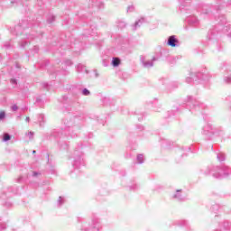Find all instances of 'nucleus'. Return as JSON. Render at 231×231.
<instances>
[{"mask_svg": "<svg viewBox=\"0 0 231 231\" xmlns=\"http://www.w3.org/2000/svg\"><path fill=\"white\" fill-rule=\"evenodd\" d=\"M206 174H212L213 178H217V180H221L222 178H226V176H230L231 168L228 166H213L211 168H208V171Z\"/></svg>", "mask_w": 231, "mask_h": 231, "instance_id": "nucleus-1", "label": "nucleus"}, {"mask_svg": "<svg viewBox=\"0 0 231 231\" xmlns=\"http://www.w3.org/2000/svg\"><path fill=\"white\" fill-rule=\"evenodd\" d=\"M82 156H84V153H82V151H80V150L74 151V152H73V159H74L73 167H75V170H74L75 172H79L78 169H80V165H84V158Z\"/></svg>", "mask_w": 231, "mask_h": 231, "instance_id": "nucleus-2", "label": "nucleus"}, {"mask_svg": "<svg viewBox=\"0 0 231 231\" xmlns=\"http://www.w3.org/2000/svg\"><path fill=\"white\" fill-rule=\"evenodd\" d=\"M194 80H208V74L206 72H192L189 77L186 78L188 84H190Z\"/></svg>", "mask_w": 231, "mask_h": 231, "instance_id": "nucleus-3", "label": "nucleus"}, {"mask_svg": "<svg viewBox=\"0 0 231 231\" xmlns=\"http://www.w3.org/2000/svg\"><path fill=\"white\" fill-rule=\"evenodd\" d=\"M188 102L193 106V107H194V109H196V111H203V109H206V107H207V105L199 102V100L194 98V97H192V96L188 97Z\"/></svg>", "mask_w": 231, "mask_h": 231, "instance_id": "nucleus-4", "label": "nucleus"}, {"mask_svg": "<svg viewBox=\"0 0 231 231\" xmlns=\"http://www.w3.org/2000/svg\"><path fill=\"white\" fill-rule=\"evenodd\" d=\"M167 44L171 46V48H178V46H180V40H178L175 35H171L168 37Z\"/></svg>", "mask_w": 231, "mask_h": 231, "instance_id": "nucleus-5", "label": "nucleus"}, {"mask_svg": "<svg viewBox=\"0 0 231 231\" xmlns=\"http://www.w3.org/2000/svg\"><path fill=\"white\" fill-rule=\"evenodd\" d=\"M231 223L228 221H223L218 223V226L214 231H228L230 230Z\"/></svg>", "mask_w": 231, "mask_h": 231, "instance_id": "nucleus-6", "label": "nucleus"}, {"mask_svg": "<svg viewBox=\"0 0 231 231\" xmlns=\"http://www.w3.org/2000/svg\"><path fill=\"white\" fill-rule=\"evenodd\" d=\"M30 37H23L20 42H18L19 48L24 49L28 44H30Z\"/></svg>", "mask_w": 231, "mask_h": 231, "instance_id": "nucleus-7", "label": "nucleus"}, {"mask_svg": "<svg viewBox=\"0 0 231 231\" xmlns=\"http://www.w3.org/2000/svg\"><path fill=\"white\" fill-rule=\"evenodd\" d=\"M143 23H145V18H140L138 21H136L134 23V24L132 26V30L134 32H136V30H138V28H140V26H142V24H143Z\"/></svg>", "mask_w": 231, "mask_h": 231, "instance_id": "nucleus-8", "label": "nucleus"}, {"mask_svg": "<svg viewBox=\"0 0 231 231\" xmlns=\"http://www.w3.org/2000/svg\"><path fill=\"white\" fill-rule=\"evenodd\" d=\"M155 60H158V58L153 57L152 60H146V61H143V66L144 68H152L154 66Z\"/></svg>", "mask_w": 231, "mask_h": 231, "instance_id": "nucleus-9", "label": "nucleus"}, {"mask_svg": "<svg viewBox=\"0 0 231 231\" xmlns=\"http://www.w3.org/2000/svg\"><path fill=\"white\" fill-rule=\"evenodd\" d=\"M173 199H177V201H183V196H181V189H177L176 194L173 195Z\"/></svg>", "mask_w": 231, "mask_h": 231, "instance_id": "nucleus-10", "label": "nucleus"}, {"mask_svg": "<svg viewBox=\"0 0 231 231\" xmlns=\"http://www.w3.org/2000/svg\"><path fill=\"white\" fill-rule=\"evenodd\" d=\"M188 23L193 26H196L199 23V20L196 16H190L188 18Z\"/></svg>", "mask_w": 231, "mask_h": 231, "instance_id": "nucleus-11", "label": "nucleus"}, {"mask_svg": "<svg viewBox=\"0 0 231 231\" xmlns=\"http://www.w3.org/2000/svg\"><path fill=\"white\" fill-rule=\"evenodd\" d=\"M190 0H180V10H183V8H185V6H189V4Z\"/></svg>", "mask_w": 231, "mask_h": 231, "instance_id": "nucleus-12", "label": "nucleus"}, {"mask_svg": "<svg viewBox=\"0 0 231 231\" xmlns=\"http://www.w3.org/2000/svg\"><path fill=\"white\" fill-rule=\"evenodd\" d=\"M112 65L114 66V68H117V66H120V59L113 58Z\"/></svg>", "mask_w": 231, "mask_h": 231, "instance_id": "nucleus-13", "label": "nucleus"}, {"mask_svg": "<svg viewBox=\"0 0 231 231\" xmlns=\"http://www.w3.org/2000/svg\"><path fill=\"white\" fill-rule=\"evenodd\" d=\"M217 158L218 162H225V160H226L225 153H223V152L217 153Z\"/></svg>", "mask_w": 231, "mask_h": 231, "instance_id": "nucleus-14", "label": "nucleus"}, {"mask_svg": "<svg viewBox=\"0 0 231 231\" xmlns=\"http://www.w3.org/2000/svg\"><path fill=\"white\" fill-rule=\"evenodd\" d=\"M66 203V199L63 197H59V199L57 201V206L58 207H62Z\"/></svg>", "mask_w": 231, "mask_h": 231, "instance_id": "nucleus-15", "label": "nucleus"}, {"mask_svg": "<svg viewBox=\"0 0 231 231\" xmlns=\"http://www.w3.org/2000/svg\"><path fill=\"white\" fill-rule=\"evenodd\" d=\"M224 82L225 84H231V74L224 76Z\"/></svg>", "mask_w": 231, "mask_h": 231, "instance_id": "nucleus-16", "label": "nucleus"}, {"mask_svg": "<svg viewBox=\"0 0 231 231\" xmlns=\"http://www.w3.org/2000/svg\"><path fill=\"white\" fill-rule=\"evenodd\" d=\"M140 189V186L138 184H132L129 186L130 190H138Z\"/></svg>", "mask_w": 231, "mask_h": 231, "instance_id": "nucleus-17", "label": "nucleus"}, {"mask_svg": "<svg viewBox=\"0 0 231 231\" xmlns=\"http://www.w3.org/2000/svg\"><path fill=\"white\" fill-rule=\"evenodd\" d=\"M82 95H84V97H89V95H91V92L88 88H84L82 90Z\"/></svg>", "mask_w": 231, "mask_h": 231, "instance_id": "nucleus-18", "label": "nucleus"}, {"mask_svg": "<svg viewBox=\"0 0 231 231\" xmlns=\"http://www.w3.org/2000/svg\"><path fill=\"white\" fill-rule=\"evenodd\" d=\"M12 139V136L9 134H4V142H8Z\"/></svg>", "mask_w": 231, "mask_h": 231, "instance_id": "nucleus-19", "label": "nucleus"}, {"mask_svg": "<svg viewBox=\"0 0 231 231\" xmlns=\"http://www.w3.org/2000/svg\"><path fill=\"white\" fill-rule=\"evenodd\" d=\"M138 163H143V154L137 155Z\"/></svg>", "mask_w": 231, "mask_h": 231, "instance_id": "nucleus-20", "label": "nucleus"}, {"mask_svg": "<svg viewBox=\"0 0 231 231\" xmlns=\"http://www.w3.org/2000/svg\"><path fill=\"white\" fill-rule=\"evenodd\" d=\"M211 210L212 212H217V210H219V205L215 204L211 207Z\"/></svg>", "mask_w": 231, "mask_h": 231, "instance_id": "nucleus-21", "label": "nucleus"}, {"mask_svg": "<svg viewBox=\"0 0 231 231\" xmlns=\"http://www.w3.org/2000/svg\"><path fill=\"white\" fill-rule=\"evenodd\" d=\"M40 119V127H42V125H44V124H42V122H44V115L41 114Z\"/></svg>", "mask_w": 231, "mask_h": 231, "instance_id": "nucleus-22", "label": "nucleus"}, {"mask_svg": "<svg viewBox=\"0 0 231 231\" xmlns=\"http://www.w3.org/2000/svg\"><path fill=\"white\" fill-rule=\"evenodd\" d=\"M6 117V113L5 111L0 112V121L5 120Z\"/></svg>", "mask_w": 231, "mask_h": 231, "instance_id": "nucleus-23", "label": "nucleus"}, {"mask_svg": "<svg viewBox=\"0 0 231 231\" xmlns=\"http://www.w3.org/2000/svg\"><path fill=\"white\" fill-rule=\"evenodd\" d=\"M19 3H20L19 0H11L12 6H17V5H19Z\"/></svg>", "mask_w": 231, "mask_h": 231, "instance_id": "nucleus-24", "label": "nucleus"}, {"mask_svg": "<svg viewBox=\"0 0 231 231\" xmlns=\"http://www.w3.org/2000/svg\"><path fill=\"white\" fill-rule=\"evenodd\" d=\"M220 24L222 26H225V24H226V19L225 18V16H222V19L220 20Z\"/></svg>", "mask_w": 231, "mask_h": 231, "instance_id": "nucleus-25", "label": "nucleus"}, {"mask_svg": "<svg viewBox=\"0 0 231 231\" xmlns=\"http://www.w3.org/2000/svg\"><path fill=\"white\" fill-rule=\"evenodd\" d=\"M11 44H10V42H6L4 45V48H5V50H8L9 48H11Z\"/></svg>", "mask_w": 231, "mask_h": 231, "instance_id": "nucleus-26", "label": "nucleus"}, {"mask_svg": "<svg viewBox=\"0 0 231 231\" xmlns=\"http://www.w3.org/2000/svg\"><path fill=\"white\" fill-rule=\"evenodd\" d=\"M48 23H51L53 21H55V16L51 15V17L48 18Z\"/></svg>", "mask_w": 231, "mask_h": 231, "instance_id": "nucleus-27", "label": "nucleus"}, {"mask_svg": "<svg viewBox=\"0 0 231 231\" xmlns=\"http://www.w3.org/2000/svg\"><path fill=\"white\" fill-rule=\"evenodd\" d=\"M65 66H71L72 62L71 60H68L64 62Z\"/></svg>", "mask_w": 231, "mask_h": 231, "instance_id": "nucleus-28", "label": "nucleus"}, {"mask_svg": "<svg viewBox=\"0 0 231 231\" xmlns=\"http://www.w3.org/2000/svg\"><path fill=\"white\" fill-rule=\"evenodd\" d=\"M133 11H134V6L133 5L128 6L127 12H133Z\"/></svg>", "mask_w": 231, "mask_h": 231, "instance_id": "nucleus-29", "label": "nucleus"}, {"mask_svg": "<svg viewBox=\"0 0 231 231\" xmlns=\"http://www.w3.org/2000/svg\"><path fill=\"white\" fill-rule=\"evenodd\" d=\"M19 109V107L17 106V105H14L12 106V111H17Z\"/></svg>", "mask_w": 231, "mask_h": 231, "instance_id": "nucleus-30", "label": "nucleus"}, {"mask_svg": "<svg viewBox=\"0 0 231 231\" xmlns=\"http://www.w3.org/2000/svg\"><path fill=\"white\" fill-rule=\"evenodd\" d=\"M40 175H41V173H39V172H37V171H33V172H32L33 178H37V176H40Z\"/></svg>", "mask_w": 231, "mask_h": 231, "instance_id": "nucleus-31", "label": "nucleus"}, {"mask_svg": "<svg viewBox=\"0 0 231 231\" xmlns=\"http://www.w3.org/2000/svg\"><path fill=\"white\" fill-rule=\"evenodd\" d=\"M11 84H14V86H17V79H11Z\"/></svg>", "mask_w": 231, "mask_h": 231, "instance_id": "nucleus-32", "label": "nucleus"}, {"mask_svg": "<svg viewBox=\"0 0 231 231\" xmlns=\"http://www.w3.org/2000/svg\"><path fill=\"white\" fill-rule=\"evenodd\" d=\"M43 88L48 90L50 89V85L48 83H43Z\"/></svg>", "mask_w": 231, "mask_h": 231, "instance_id": "nucleus-33", "label": "nucleus"}, {"mask_svg": "<svg viewBox=\"0 0 231 231\" xmlns=\"http://www.w3.org/2000/svg\"><path fill=\"white\" fill-rule=\"evenodd\" d=\"M28 136L32 140V138H33V132H29Z\"/></svg>", "mask_w": 231, "mask_h": 231, "instance_id": "nucleus-34", "label": "nucleus"}, {"mask_svg": "<svg viewBox=\"0 0 231 231\" xmlns=\"http://www.w3.org/2000/svg\"><path fill=\"white\" fill-rule=\"evenodd\" d=\"M203 14H208V11H207V6L203 8Z\"/></svg>", "mask_w": 231, "mask_h": 231, "instance_id": "nucleus-35", "label": "nucleus"}, {"mask_svg": "<svg viewBox=\"0 0 231 231\" xmlns=\"http://www.w3.org/2000/svg\"><path fill=\"white\" fill-rule=\"evenodd\" d=\"M2 230H5V228H6V225L3 224L2 227H0Z\"/></svg>", "mask_w": 231, "mask_h": 231, "instance_id": "nucleus-36", "label": "nucleus"}, {"mask_svg": "<svg viewBox=\"0 0 231 231\" xmlns=\"http://www.w3.org/2000/svg\"><path fill=\"white\" fill-rule=\"evenodd\" d=\"M71 138H75L77 136V134H70Z\"/></svg>", "mask_w": 231, "mask_h": 231, "instance_id": "nucleus-37", "label": "nucleus"}, {"mask_svg": "<svg viewBox=\"0 0 231 231\" xmlns=\"http://www.w3.org/2000/svg\"><path fill=\"white\" fill-rule=\"evenodd\" d=\"M34 50H35V52L37 53L39 51V47L35 46Z\"/></svg>", "mask_w": 231, "mask_h": 231, "instance_id": "nucleus-38", "label": "nucleus"}, {"mask_svg": "<svg viewBox=\"0 0 231 231\" xmlns=\"http://www.w3.org/2000/svg\"><path fill=\"white\" fill-rule=\"evenodd\" d=\"M73 126V123H68V127Z\"/></svg>", "mask_w": 231, "mask_h": 231, "instance_id": "nucleus-39", "label": "nucleus"}, {"mask_svg": "<svg viewBox=\"0 0 231 231\" xmlns=\"http://www.w3.org/2000/svg\"><path fill=\"white\" fill-rule=\"evenodd\" d=\"M25 122H30V117L27 116V117L25 118Z\"/></svg>", "mask_w": 231, "mask_h": 231, "instance_id": "nucleus-40", "label": "nucleus"}, {"mask_svg": "<svg viewBox=\"0 0 231 231\" xmlns=\"http://www.w3.org/2000/svg\"><path fill=\"white\" fill-rule=\"evenodd\" d=\"M41 101H42V100H41V98H39V97L36 99V102H38V103L41 102Z\"/></svg>", "mask_w": 231, "mask_h": 231, "instance_id": "nucleus-41", "label": "nucleus"}, {"mask_svg": "<svg viewBox=\"0 0 231 231\" xmlns=\"http://www.w3.org/2000/svg\"><path fill=\"white\" fill-rule=\"evenodd\" d=\"M19 28H21V26H17V27H16V30H19Z\"/></svg>", "mask_w": 231, "mask_h": 231, "instance_id": "nucleus-42", "label": "nucleus"}, {"mask_svg": "<svg viewBox=\"0 0 231 231\" xmlns=\"http://www.w3.org/2000/svg\"><path fill=\"white\" fill-rule=\"evenodd\" d=\"M96 77H98V73L96 72Z\"/></svg>", "mask_w": 231, "mask_h": 231, "instance_id": "nucleus-43", "label": "nucleus"}, {"mask_svg": "<svg viewBox=\"0 0 231 231\" xmlns=\"http://www.w3.org/2000/svg\"><path fill=\"white\" fill-rule=\"evenodd\" d=\"M32 152H33V154H35V152H35V150H34V151H32Z\"/></svg>", "mask_w": 231, "mask_h": 231, "instance_id": "nucleus-44", "label": "nucleus"}, {"mask_svg": "<svg viewBox=\"0 0 231 231\" xmlns=\"http://www.w3.org/2000/svg\"><path fill=\"white\" fill-rule=\"evenodd\" d=\"M228 5H231V2H228Z\"/></svg>", "mask_w": 231, "mask_h": 231, "instance_id": "nucleus-45", "label": "nucleus"}, {"mask_svg": "<svg viewBox=\"0 0 231 231\" xmlns=\"http://www.w3.org/2000/svg\"><path fill=\"white\" fill-rule=\"evenodd\" d=\"M12 206V204H9V207Z\"/></svg>", "mask_w": 231, "mask_h": 231, "instance_id": "nucleus-46", "label": "nucleus"}]
</instances>
